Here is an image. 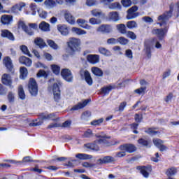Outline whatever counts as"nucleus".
<instances>
[{"mask_svg":"<svg viewBox=\"0 0 179 179\" xmlns=\"http://www.w3.org/2000/svg\"><path fill=\"white\" fill-rule=\"evenodd\" d=\"M173 15V9L171 8L169 11H166L162 15L158 16L157 20L158 23L157 24H159V26H164L166 24L167 22L169 21V19Z\"/></svg>","mask_w":179,"mask_h":179,"instance_id":"nucleus-1","label":"nucleus"},{"mask_svg":"<svg viewBox=\"0 0 179 179\" xmlns=\"http://www.w3.org/2000/svg\"><path fill=\"white\" fill-rule=\"evenodd\" d=\"M69 48L72 52L79 51L80 50V39L76 38H71L68 42Z\"/></svg>","mask_w":179,"mask_h":179,"instance_id":"nucleus-2","label":"nucleus"},{"mask_svg":"<svg viewBox=\"0 0 179 179\" xmlns=\"http://www.w3.org/2000/svg\"><path fill=\"white\" fill-rule=\"evenodd\" d=\"M28 88L31 96H37V93H38V87L37 86L36 80L34 78L29 80Z\"/></svg>","mask_w":179,"mask_h":179,"instance_id":"nucleus-3","label":"nucleus"},{"mask_svg":"<svg viewBox=\"0 0 179 179\" xmlns=\"http://www.w3.org/2000/svg\"><path fill=\"white\" fill-rule=\"evenodd\" d=\"M80 76L81 79H85L89 86H92V85H93V79L92 78V76H90V73H89L87 70L81 69L80 71Z\"/></svg>","mask_w":179,"mask_h":179,"instance_id":"nucleus-4","label":"nucleus"},{"mask_svg":"<svg viewBox=\"0 0 179 179\" xmlns=\"http://www.w3.org/2000/svg\"><path fill=\"white\" fill-rule=\"evenodd\" d=\"M169 30V27H165L164 29H154L152 31V34H155L159 40H163V38L166 34H167V31Z\"/></svg>","mask_w":179,"mask_h":179,"instance_id":"nucleus-5","label":"nucleus"},{"mask_svg":"<svg viewBox=\"0 0 179 179\" xmlns=\"http://www.w3.org/2000/svg\"><path fill=\"white\" fill-rule=\"evenodd\" d=\"M61 75L66 82L71 83L73 81V76L69 69H63L61 71Z\"/></svg>","mask_w":179,"mask_h":179,"instance_id":"nucleus-6","label":"nucleus"},{"mask_svg":"<svg viewBox=\"0 0 179 179\" xmlns=\"http://www.w3.org/2000/svg\"><path fill=\"white\" fill-rule=\"evenodd\" d=\"M137 11L138 6H134L130 8L127 10V19H128V20H131L132 19H135V17H138V16H139V13H137Z\"/></svg>","mask_w":179,"mask_h":179,"instance_id":"nucleus-7","label":"nucleus"},{"mask_svg":"<svg viewBox=\"0 0 179 179\" xmlns=\"http://www.w3.org/2000/svg\"><path fill=\"white\" fill-rule=\"evenodd\" d=\"M1 82L3 85L8 86L10 89H13V85H12V77L9 74H3L1 76Z\"/></svg>","mask_w":179,"mask_h":179,"instance_id":"nucleus-8","label":"nucleus"},{"mask_svg":"<svg viewBox=\"0 0 179 179\" xmlns=\"http://www.w3.org/2000/svg\"><path fill=\"white\" fill-rule=\"evenodd\" d=\"M120 150H125L128 153H134V152H136V147L132 144H124L119 147Z\"/></svg>","mask_w":179,"mask_h":179,"instance_id":"nucleus-9","label":"nucleus"},{"mask_svg":"<svg viewBox=\"0 0 179 179\" xmlns=\"http://www.w3.org/2000/svg\"><path fill=\"white\" fill-rule=\"evenodd\" d=\"M1 36L3 38H8L10 41H15V36L8 29H2L1 31Z\"/></svg>","mask_w":179,"mask_h":179,"instance_id":"nucleus-10","label":"nucleus"},{"mask_svg":"<svg viewBox=\"0 0 179 179\" xmlns=\"http://www.w3.org/2000/svg\"><path fill=\"white\" fill-rule=\"evenodd\" d=\"M115 159L114 157H110V156H106L103 158H100L97 159L96 161V164H107V163H113V162H115Z\"/></svg>","mask_w":179,"mask_h":179,"instance_id":"nucleus-11","label":"nucleus"},{"mask_svg":"<svg viewBox=\"0 0 179 179\" xmlns=\"http://www.w3.org/2000/svg\"><path fill=\"white\" fill-rule=\"evenodd\" d=\"M13 22V17L9 15H3L1 17V23L4 26H9Z\"/></svg>","mask_w":179,"mask_h":179,"instance_id":"nucleus-12","label":"nucleus"},{"mask_svg":"<svg viewBox=\"0 0 179 179\" xmlns=\"http://www.w3.org/2000/svg\"><path fill=\"white\" fill-rule=\"evenodd\" d=\"M53 94H54V99L56 101H58L61 97V91L59 90V85L58 83H55L53 85Z\"/></svg>","mask_w":179,"mask_h":179,"instance_id":"nucleus-13","label":"nucleus"},{"mask_svg":"<svg viewBox=\"0 0 179 179\" xmlns=\"http://www.w3.org/2000/svg\"><path fill=\"white\" fill-rule=\"evenodd\" d=\"M90 101V99H85L83 102L78 103L77 105H75L71 108V111H76V110H80L82 108H85Z\"/></svg>","mask_w":179,"mask_h":179,"instance_id":"nucleus-14","label":"nucleus"},{"mask_svg":"<svg viewBox=\"0 0 179 179\" xmlns=\"http://www.w3.org/2000/svg\"><path fill=\"white\" fill-rule=\"evenodd\" d=\"M87 59L90 64L94 65L100 62V56L98 55H89L87 56Z\"/></svg>","mask_w":179,"mask_h":179,"instance_id":"nucleus-15","label":"nucleus"},{"mask_svg":"<svg viewBox=\"0 0 179 179\" xmlns=\"http://www.w3.org/2000/svg\"><path fill=\"white\" fill-rule=\"evenodd\" d=\"M96 31L103 34L111 33V31H113V28L110 25L102 24L97 28Z\"/></svg>","mask_w":179,"mask_h":179,"instance_id":"nucleus-16","label":"nucleus"},{"mask_svg":"<svg viewBox=\"0 0 179 179\" xmlns=\"http://www.w3.org/2000/svg\"><path fill=\"white\" fill-rule=\"evenodd\" d=\"M136 169L140 171V173H142V175L143 176V177H145V178H148V177H149V173L148 171L150 170V168L145 166H138L136 167Z\"/></svg>","mask_w":179,"mask_h":179,"instance_id":"nucleus-17","label":"nucleus"},{"mask_svg":"<svg viewBox=\"0 0 179 179\" xmlns=\"http://www.w3.org/2000/svg\"><path fill=\"white\" fill-rule=\"evenodd\" d=\"M3 64L7 69H8L9 72H12L13 71V64H12V59H10L9 57L4 58Z\"/></svg>","mask_w":179,"mask_h":179,"instance_id":"nucleus-18","label":"nucleus"},{"mask_svg":"<svg viewBox=\"0 0 179 179\" xmlns=\"http://www.w3.org/2000/svg\"><path fill=\"white\" fill-rule=\"evenodd\" d=\"M19 61L20 64H22L23 65H26V66H31V59H30L29 57L22 56L20 57Z\"/></svg>","mask_w":179,"mask_h":179,"instance_id":"nucleus-19","label":"nucleus"},{"mask_svg":"<svg viewBox=\"0 0 179 179\" xmlns=\"http://www.w3.org/2000/svg\"><path fill=\"white\" fill-rule=\"evenodd\" d=\"M19 26L22 27V29L28 34L29 36H33L34 32L33 29L31 28H29L27 26H26L25 24L23 23V22H20Z\"/></svg>","mask_w":179,"mask_h":179,"instance_id":"nucleus-20","label":"nucleus"},{"mask_svg":"<svg viewBox=\"0 0 179 179\" xmlns=\"http://www.w3.org/2000/svg\"><path fill=\"white\" fill-rule=\"evenodd\" d=\"M57 30L61 33L62 36H68L69 34V29H68L66 25L58 26Z\"/></svg>","mask_w":179,"mask_h":179,"instance_id":"nucleus-21","label":"nucleus"},{"mask_svg":"<svg viewBox=\"0 0 179 179\" xmlns=\"http://www.w3.org/2000/svg\"><path fill=\"white\" fill-rule=\"evenodd\" d=\"M39 29L42 31H51V29L50 28V24L47 23L45 21L41 22L39 24Z\"/></svg>","mask_w":179,"mask_h":179,"instance_id":"nucleus-22","label":"nucleus"},{"mask_svg":"<svg viewBox=\"0 0 179 179\" xmlns=\"http://www.w3.org/2000/svg\"><path fill=\"white\" fill-rule=\"evenodd\" d=\"M64 17L68 23H69L70 24H75V17L72 16V14H71V13H65Z\"/></svg>","mask_w":179,"mask_h":179,"instance_id":"nucleus-23","label":"nucleus"},{"mask_svg":"<svg viewBox=\"0 0 179 179\" xmlns=\"http://www.w3.org/2000/svg\"><path fill=\"white\" fill-rule=\"evenodd\" d=\"M76 157L79 159L80 160H90V159H93V156L87 154H82L78 153L76 155Z\"/></svg>","mask_w":179,"mask_h":179,"instance_id":"nucleus-24","label":"nucleus"},{"mask_svg":"<svg viewBox=\"0 0 179 179\" xmlns=\"http://www.w3.org/2000/svg\"><path fill=\"white\" fill-rule=\"evenodd\" d=\"M108 17L110 20H113V22H118V20H120V15L117 11L109 13Z\"/></svg>","mask_w":179,"mask_h":179,"instance_id":"nucleus-25","label":"nucleus"},{"mask_svg":"<svg viewBox=\"0 0 179 179\" xmlns=\"http://www.w3.org/2000/svg\"><path fill=\"white\" fill-rule=\"evenodd\" d=\"M152 45L150 43H145V48H144V52H145L148 58H151L152 57Z\"/></svg>","mask_w":179,"mask_h":179,"instance_id":"nucleus-26","label":"nucleus"},{"mask_svg":"<svg viewBox=\"0 0 179 179\" xmlns=\"http://www.w3.org/2000/svg\"><path fill=\"white\" fill-rule=\"evenodd\" d=\"M44 5L48 9H52V8H55V6H57V3L54 0H45L44 1Z\"/></svg>","mask_w":179,"mask_h":179,"instance_id":"nucleus-27","label":"nucleus"},{"mask_svg":"<svg viewBox=\"0 0 179 179\" xmlns=\"http://www.w3.org/2000/svg\"><path fill=\"white\" fill-rule=\"evenodd\" d=\"M71 31H72V33H75L78 36H83L85 34H87V32H86V31H85L80 28H78V27H75L71 29Z\"/></svg>","mask_w":179,"mask_h":179,"instance_id":"nucleus-28","label":"nucleus"},{"mask_svg":"<svg viewBox=\"0 0 179 179\" xmlns=\"http://www.w3.org/2000/svg\"><path fill=\"white\" fill-rule=\"evenodd\" d=\"M99 52L102 55H105V57H111L112 55L111 52L103 47L99 48Z\"/></svg>","mask_w":179,"mask_h":179,"instance_id":"nucleus-29","label":"nucleus"},{"mask_svg":"<svg viewBox=\"0 0 179 179\" xmlns=\"http://www.w3.org/2000/svg\"><path fill=\"white\" fill-rule=\"evenodd\" d=\"M91 70L92 73H94L95 76H103V71L101 70V69L98 67H92Z\"/></svg>","mask_w":179,"mask_h":179,"instance_id":"nucleus-30","label":"nucleus"},{"mask_svg":"<svg viewBox=\"0 0 179 179\" xmlns=\"http://www.w3.org/2000/svg\"><path fill=\"white\" fill-rule=\"evenodd\" d=\"M34 43L41 48H44L45 47V43L41 38H36L34 40Z\"/></svg>","mask_w":179,"mask_h":179,"instance_id":"nucleus-31","label":"nucleus"},{"mask_svg":"<svg viewBox=\"0 0 179 179\" xmlns=\"http://www.w3.org/2000/svg\"><path fill=\"white\" fill-rule=\"evenodd\" d=\"M18 95L21 100H24L26 99V94L24 93V90H23V86L20 85L18 87Z\"/></svg>","mask_w":179,"mask_h":179,"instance_id":"nucleus-32","label":"nucleus"},{"mask_svg":"<svg viewBox=\"0 0 179 179\" xmlns=\"http://www.w3.org/2000/svg\"><path fill=\"white\" fill-rule=\"evenodd\" d=\"M85 148L87 149H90V150H96V152L99 150V146L94 143H87L84 145Z\"/></svg>","mask_w":179,"mask_h":179,"instance_id":"nucleus-33","label":"nucleus"},{"mask_svg":"<svg viewBox=\"0 0 179 179\" xmlns=\"http://www.w3.org/2000/svg\"><path fill=\"white\" fill-rule=\"evenodd\" d=\"M177 173V169L171 167L167 169L166 174L168 177H173L175 174Z\"/></svg>","mask_w":179,"mask_h":179,"instance_id":"nucleus-34","label":"nucleus"},{"mask_svg":"<svg viewBox=\"0 0 179 179\" xmlns=\"http://www.w3.org/2000/svg\"><path fill=\"white\" fill-rule=\"evenodd\" d=\"M116 27L118 31H120V33H121L122 34H127V27H125V24H117Z\"/></svg>","mask_w":179,"mask_h":179,"instance_id":"nucleus-35","label":"nucleus"},{"mask_svg":"<svg viewBox=\"0 0 179 179\" xmlns=\"http://www.w3.org/2000/svg\"><path fill=\"white\" fill-rule=\"evenodd\" d=\"M90 24H92V26H94L96 24H101V20L99 18H94L92 17L89 20Z\"/></svg>","mask_w":179,"mask_h":179,"instance_id":"nucleus-36","label":"nucleus"},{"mask_svg":"<svg viewBox=\"0 0 179 179\" xmlns=\"http://www.w3.org/2000/svg\"><path fill=\"white\" fill-rule=\"evenodd\" d=\"M127 27L130 30L132 29H136V27H138V23L135 21H129L127 22Z\"/></svg>","mask_w":179,"mask_h":179,"instance_id":"nucleus-37","label":"nucleus"},{"mask_svg":"<svg viewBox=\"0 0 179 179\" xmlns=\"http://www.w3.org/2000/svg\"><path fill=\"white\" fill-rule=\"evenodd\" d=\"M42 120H54L55 118V113L44 114L41 115Z\"/></svg>","mask_w":179,"mask_h":179,"instance_id":"nucleus-38","label":"nucleus"},{"mask_svg":"<svg viewBox=\"0 0 179 179\" xmlns=\"http://www.w3.org/2000/svg\"><path fill=\"white\" fill-rule=\"evenodd\" d=\"M20 78L21 79H24V78H26V76H27V69H26V67H21L20 69Z\"/></svg>","mask_w":179,"mask_h":179,"instance_id":"nucleus-39","label":"nucleus"},{"mask_svg":"<svg viewBox=\"0 0 179 179\" xmlns=\"http://www.w3.org/2000/svg\"><path fill=\"white\" fill-rule=\"evenodd\" d=\"M112 90L113 87L111 85L104 87L101 88V93H103V94H108Z\"/></svg>","mask_w":179,"mask_h":179,"instance_id":"nucleus-40","label":"nucleus"},{"mask_svg":"<svg viewBox=\"0 0 179 179\" xmlns=\"http://www.w3.org/2000/svg\"><path fill=\"white\" fill-rule=\"evenodd\" d=\"M20 48L22 52H23L26 55H28V57H31V55L30 54V52H29V49L27 48V46L24 45H22L21 46H20Z\"/></svg>","mask_w":179,"mask_h":179,"instance_id":"nucleus-41","label":"nucleus"},{"mask_svg":"<svg viewBox=\"0 0 179 179\" xmlns=\"http://www.w3.org/2000/svg\"><path fill=\"white\" fill-rule=\"evenodd\" d=\"M85 4L87 6H96V5H99V1L96 0H87Z\"/></svg>","mask_w":179,"mask_h":179,"instance_id":"nucleus-42","label":"nucleus"},{"mask_svg":"<svg viewBox=\"0 0 179 179\" xmlns=\"http://www.w3.org/2000/svg\"><path fill=\"white\" fill-rule=\"evenodd\" d=\"M96 138H102L98 141H96V142L98 143H106V135H103L102 134H96Z\"/></svg>","mask_w":179,"mask_h":179,"instance_id":"nucleus-43","label":"nucleus"},{"mask_svg":"<svg viewBox=\"0 0 179 179\" xmlns=\"http://www.w3.org/2000/svg\"><path fill=\"white\" fill-rule=\"evenodd\" d=\"M154 145L155 146H157V148H159L162 145H163V143H164V142L163 141H162L161 139L159 138H154L152 141Z\"/></svg>","mask_w":179,"mask_h":179,"instance_id":"nucleus-44","label":"nucleus"},{"mask_svg":"<svg viewBox=\"0 0 179 179\" xmlns=\"http://www.w3.org/2000/svg\"><path fill=\"white\" fill-rule=\"evenodd\" d=\"M129 41L124 37H120L117 38V43H120L122 45H126V44H128Z\"/></svg>","mask_w":179,"mask_h":179,"instance_id":"nucleus-45","label":"nucleus"},{"mask_svg":"<svg viewBox=\"0 0 179 179\" xmlns=\"http://www.w3.org/2000/svg\"><path fill=\"white\" fill-rule=\"evenodd\" d=\"M87 23V21L85 20H83L82 18H79L77 20V24L79 25L80 27H85V25Z\"/></svg>","mask_w":179,"mask_h":179,"instance_id":"nucleus-46","label":"nucleus"},{"mask_svg":"<svg viewBox=\"0 0 179 179\" xmlns=\"http://www.w3.org/2000/svg\"><path fill=\"white\" fill-rule=\"evenodd\" d=\"M92 15L94 16L95 17H100V16H102L103 13L101 10H92L91 11Z\"/></svg>","mask_w":179,"mask_h":179,"instance_id":"nucleus-47","label":"nucleus"},{"mask_svg":"<svg viewBox=\"0 0 179 179\" xmlns=\"http://www.w3.org/2000/svg\"><path fill=\"white\" fill-rule=\"evenodd\" d=\"M52 70L55 75H59V71H61V68L58 65L53 64L52 65Z\"/></svg>","mask_w":179,"mask_h":179,"instance_id":"nucleus-48","label":"nucleus"},{"mask_svg":"<svg viewBox=\"0 0 179 179\" xmlns=\"http://www.w3.org/2000/svg\"><path fill=\"white\" fill-rule=\"evenodd\" d=\"M48 44L51 47V48H53V50H58V45H57L54 41L48 40Z\"/></svg>","mask_w":179,"mask_h":179,"instance_id":"nucleus-49","label":"nucleus"},{"mask_svg":"<svg viewBox=\"0 0 179 179\" xmlns=\"http://www.w3.org/2000/svg\"><path fill=\"white\" fill-rule=\"evenodd\" d=\"M93 136V131L92 129H88L86 131L84 132L83 137L84 138H92Z\"/></svg>","mask_w":179,"mask_h":179,"instance_id":"nucleus-50","label":"nucleus"},{"mask_svg":"<svg viewBox=\"0 0 179 179\" xmlns=\"http://www.w3.org/2000/svg\"><path fill=\"white\" fill-rule=\"evenodd\" d=\"M82 166L83 167H85V169H93L94 167H96V164L89 162H83Z\"/></svg>","mask_w":179,"mask_h":179,"instance_id":"nucleus-51","label":"nucleus"},{"mask_svg":"<svg viewBox=\"0 0 179 179\" xmlns=\"http://www.w3.org/2000/svg\"><path fill=\"white\" fill-rule=\"evenodd\" d=\"M109 9H121V4L120 3H113L108 6Z\"/></svg>","mask_w":179,"mask_h":179,"instance_id":"nucleus-52","label":"nucleus"},{"mask_svg":"<svg viewBox=\"0 0 179 179\" xmlns=\"http://www.w3.org/2000/svg\"><path fill=\"white\" fill-rule=\"evenodd\" d=\"M127 37L131 38V40H136V34H135V33L131 31H128L127 32Z\"/></svg>","mask_w":179,"mask_h":179,"instance_id":"nucleus-53","label":"nucleus"},{"mask_svg":"<svg viewBox=\"0 0 179 179\" xmlns=\"http://www.w3.org/2000/svg\"><path fill=\"white\" fill-rule=\"evenodd\" d=\"M92 115V113L90 111H85L82 115H81V120H86L89 118Z\"/></svg>","mask_w":179,"mask_h":179,"instance_id":"nucleus-54","label":"nucleus"},{"mask_svg":"<svg viewBox=\"0 0 179 179\" xmlns=\"http://www.w3.org/2000/svg\"><path fill=\"white\" fill-rule=\"evenodd\" d=\"M138 143L140 145H142V146H148V145H149V141H148V140L144 139V138L138 139Z\"/></svg>","mask_w":179,"mask_h":179,"instance_id":"nucleus-55","label":"nucleus"},{"mask_svg":"<svg viewBox=\"0 0 179 179\" xmlns=\"http://www.w3.org/2000/svg\"><path fill=\"white\" fill-rule=\"evenodd\" d=\"M125 57L129 58V59H132L134 58L132 50H131V49L127 50L125 51Z\"/></svg>","mask_w":179,"mask_h":179,"instance_id":"nucleus-56","label":"nucleus"},{"mask_svg":"<svg viewBox=\"0 0 179 179\" xmlns=\"http://www.w3.org/2000/svg\"><path fill=\"white\" fill-rule=\"evenodd\" d=\"M135 93H137V94H142V93H145L146 92V87H141L138 89L135 90Z\"/></svg>","mask_w":179,"mask_h":179,"instance_id":"nucleus-57","label":"nucleus"},{"mask_svg":"<svg viewBox=\"0 0 179 179\" xmlns=\"http://www.w3.org/2000/svg\"><path fill=\"white\" fill-rule=\"evenodd\" d=\"M38 78H47V73L44 70H40L37 73Z\"/></svg>","mask_w":179,"mask_h":179,"instance_id":"nucleus-58","label":"nucleus"},{"mask_svg":"<svg viewBox=\"0 0 179 179\" xmlns=\"http://www.w3.org/2000/svg\"><path fill=\"white\" fill-rule=\"evenodd\" d=\"M30 9H31V10H32V15H36V10H38L37 9V5H36V3H31Z\"/></svg>","mask_w":179,"mask_h":179,"instance_id":"nucleus-59","label":"nucleus"},{"mask_svg":"<svg viewBox=\"0 0 179 179\" xmlns=\"http://www.w3.org/2000/svg\"><path fill=\"white\" fill-rule=\"evenodd\" d=\"M103 121H104L103 118L96 120H93L92 122H91V125H100V124H102Z\"/></svg>","mask_w":179,"mask_h":179,"instance_id":"nucleus-60","label":"nucleus"},{"mask_svg":"<svg viewBox=\"0 0 179 179\" xmlns=\"http://www.w3.org/2000/svg\"><path fill=\"white\" fill-rule=\"evenodd\" d=\"M122 5L123 6L128 8V6H131V3H132V1L131 0H122Z\"/></svg>","mask_w":179,"mask_h":179,"instance_id":"nucleus-61","label":"nucleus"},{"mask_svg":"<svg viewBox=\"0 0 179 179\" xmlns=\"http://www.w3.org/2000/svg\"><path fill=\"white\" fill-rule=\"evenodd\" d=\"M146 134H148V135H157V134H159V131H155L152 129H148L145 131Z\"/></svg>","mask_w":179,"mask_h":179,"instance_id":"nucleus-62","label":"nucleus"},{"mask_svg":"<svg viewBox=\"0 0 179 179\" xmlns=\"http://www.w3.org/2000/svg\"><path fill=\"white\" fill-rule=\"evenodd\" d=\"M9 103H13L15 101V94L12 92H9L8 95Z\"/></svg>","mask_w":179,"mask_h":179,"instance_id":"nucleus-63","label":"nucleus"},{"mask_svg":"<svg viewBox=\"0 0 179 179\" xmlns=\"http://www.w3.org/2000/svg\"><path fill=\"white\" fill-rule=\"evenodd\" d=\"M107 43H108V44H117V43H118V41H117V39L112 38L108 39Z\"/></svg>","mask_w":179,"mask_h":179,"instance_id":"nucleus-64","label":"nucleus"}]
</instances>
